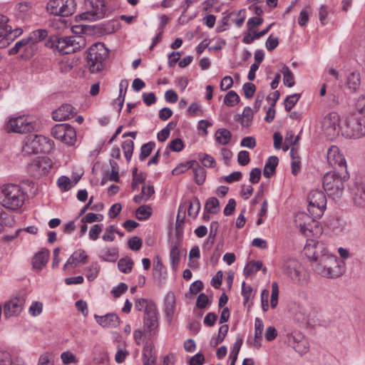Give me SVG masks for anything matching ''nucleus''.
<instances>
[{"label":"nucleus","instance_id":"obj_1","mask_svg":"<svg viewBox=\"0 0 365 365\" xmlns=\"http://www.w3.org/2000/svg\"><path fill=\"white\" fill-rule=\"evenodd\" d=\"M304 253L312 262L314 271L322 277L336 278L344 271V262L330 253L322 242L307 240Z\"/></svg>","mask_w":365,"mask_h":365},{"label":"nucleus","instance_id":"obj_2","mask_svg":"<svg viewBox=\"0 0 365 365\" xmlns=\"http://www.w3.org/2000/svg\"><path fill=\"white\" fill-rule=\"evenodd\" d=\"M26 193L16 184L4 185L0 188V204L6 209L16 210L24 204Z\"/></svg>","mask_w":365,"mask_h":365},{"label":"nucleus","instance_id":"obj_3","mask_svg":"<svg viewBox=\"0 0 365 365\" xmlns=\"http://www.w3.org/2000/svg\"><path fill=\"white\" fill-rule=\"evenodd\" d=\"M349 178L346 170L327 172L323 178V187L329 196L334 199L339 198L344 190V183Z\"/></svg>","mask_w":365,"mask_h":365},{"label":"nucleus","instance_id":"obj_4","mask_svg":"<svg viewBox=\"0 0 365 365\" xmlns=\"http://www.w3.org/2000/svg\"><path fill=\"white\" fill-rule=\"evenodd\" d=\"M46 46L57 51L60 54H69L83 48L86 46V41L81 36H55L47 42Z\"/></svg>","mask_w":365,"mask_h":365},{"label":"nucleus","instance_id":"obj_5","mask_svg":"<svg viewBox=\"0 0 365 365\" xmlns=\"http://www.w3.org/2000/svg\"><path fill=\"white\" fill-rule=\"evenodd\" d=\"M53 141L41 135L31 134L26 136L22 145L24 154L48 153L53 149Z\"/></svg>","mask_w":365,"mask_h":365},{"label":"nucleus","instance_id":"obj_6","mask_svg":"<svg viewBox=\"0 0 365 365\" xmlns=\"http://www.w3.org/2000/svg\"><path fill=\"white\" fill-rule=\"evenodd\" d=\"M108 56V49L103 43L93 44L88 49L87 66L91 73H98L103 70L105 61Z\"/></svg>","mask_w":365,"mask_h":365},{"label":"nucleus","instance_id":"obj_7","mask_svg":"<svg viewBox=\"0 0 365 365\" xmlns=\"http://www.w3.org/2000/svg\"><path fill=\"white\" fill-rule=\"evenodd\" d=\"M343 135L349 138H358L365 135V117L352 113L348 115L341 128Z\"/></svg>","mask_w":365,"mask_h":365},{"label":"nucleus","instance_id":"obj_8","mask_svg":"<svg viewBox=\"0 0 365 365\" xmlns=\"http://www.w3.org/2000/svg\"><path fill=\"white\" fill-rule=\"evenodd\" d=\"M282 270L291 280L299 285H305L308 282V274L302 265L295 259L284 262Z\"/></svg>","mask_w":365,"mask_h":365},{"label":"nucleus","instance_id":"obj_9","mask_svg":"<svg viewBox=\"0 0 365 365\" xmlns=\"http://www.w3.org/2000/svg\"><path fill=\"white\" fill-rule=\"evenodd\" d=\"M85 11L78 15L81 20L98 21L105 17L106 6L103 0H84Z\"/></svg>","mask_w":365,"mask_h":365},{"label":"nucleus","instance_id":"obj_10","mask_svg":"<svg viewBox=\"0 0 365 365\" xmlns=\"http://www.w3.org/2000/svg\"><path fill=\"white\" fill-rule=\"evenodd\" d=\"M319 218L314 217L312 215H308L304 212H299L296 214L294 222L302 235L310 237L312 235L320 233L321 229L317 222Z\"/></svg>","mask_w":365,"mask_h":365},{"label":"nucleus","instance_id":"obj_11","mask_svg":"<svg viewBox=\"0 0 365 365\" xmlns=\"http://www.w3.org/2000/svg\"><path fill=\"white\" fill-rule=\"evenodd\" d=\"M308 211L314 217H321L327 207V198L323 191L312 190L308 195Z\"/></svg>","mask_w":365,"mask_h":365},{"label":"nucleus","instance_id":"obj_12","mask_svg":"<svg viewBox=\"0 0 365 365\" xmlns=\"http://www.w3.org/2000/svg\"><path fill=\"white\" fill-rule=\"evenodd\" d=\"M75 0H51L47 4V10L55 16H69L76 11Z\"/></svg>","mask_w":365,"mask_h":365},{"label":"nucleus","instance_id":"obj_13","mask_svg":"<svg viewBox=\"0 0 365 365\" xmlns=\"http://www.w3.org/2000/svg\"><path fill=\"white\" fill-rule=\"evenodd\" d=\"M36 123L26 116L11 118L5 124V129L7 132L26 133L34 130Z\"/></svg>","mask_w":365,"mask_h":365},{"label":"nucleus","instance_id":"obj_14","mask_svg":"<svg viewBox=\"0 0 365 365\" xmlns=\"http://www.w3.org/2000/svg\"><path fill=\"white\" fill-rule=\"evenodd\" d=\"M52 167V162L48 157H37L28 165L29 173L34 178L46 175Z\"/></svg>","mask_w":365,"mask_h":365},{"label":"nucleus","instance_id":"obj_15","mask_svg":"<svg viewBox=\"0 0 365 365\" xmlns=\"http://www.w3.org/2000/svg\"><path fill=\"white\" fill-rule=\"evenodd\" d=\"M8 23V17L0 15V43H1L2 41H5V43L8 44L9 41H13L23 34V29L21 28L12 29L11 26Z\"/></svg>","mask_w":365,"mask_h":365},{"label":"nucleus","instance_id":"obj_16","mask_svg":"<svg viewBox=\"0 0 365 365\" xmlns=\"http://www.w3.org/2000/svg\"><path fill=\"white\" fill-rule=\"evenodd\" d=\"M327 155L328 163L332 168L337 170H346V161L337 146L332 145L329 148Z\"/></svg>","mask_w":365,"mask_h":365},{"label":"nucleus","instance_id":"obj_17","mask_svg":"<svg viewBox=\"0 0 365 365\" xmlns=\"http://www.w3.org/2000/svg\"><path fill=\"white\" fill-rule=\"evenodd\" d=\"M144 312L143 324L145 329L150 331H155L159 326L158 312L155 304H150Z\"/></svg>","mask_w":365,"mask_h":365},{"label":"nucleus","instance_id":"obj_18","mask_svg":"<svg viewBox=\"0 0 365 365\" xmlns=\"http://www.w3.org/2000/svg\"><path fill=\"white\" fill-rule=\"evenodd\" d=\"M25 304L23 297L11 299L4 306V314L6 318L18 316L22 311Z\"/></svg>","mask_w":365,"mask_h":365},{"label":"nucleus","instance_id":"obj_19","mask_svg":"<svg viewBox=\"0 0 365 365\" xmlns=\"http://www.w3.org/2000/svg\"><path fill=\"white\" fill-rule=\"evenodd\" d=\"M322 128L329 135H335L340 130L339 118L336 113L326 115L322 121Z\"/></svg>","mask_w":365,"mask_h":365},{"label":"nucleus","instance_id":"obj_20","mask_svg":"<svg viewBox=\"0 0 365 365\" xmlns=\"http://www.w3.org/2000/svg\"><path fill=\"white\" fill-rule=\"evenodd\" d=\"M96 323L104 329L116 328L120 322L119 317L115 313H108L104 315H94Z\"/></svg>","mask_w":365,"mask_h":365},{"label":"nucleus","instance_id":"obj_21","mask_svg":"<svg viewBox=\"0 0 365 365\" xmlns=\"http://www.w3.org/2000/svg\"><path fill=\"white\" fill-rule=\"evenodd\" d=\"M353 203L359 207H365V185L355 182L350 188Z\"/></svg>","mask_w":365,"mask_h":365},{"label":"nucleus","instance_id":"obj_22","mask_svg":"<svg viewBox=\"0 0 365 365\" xmlns=\"http://www.w3.org/2000/svg\"><path fill=\"white\" fill-rule=\"evenodd\" d=\"M77 113L76 108L71 104H63L58 109L53 111L52 118L56 121H62L69 119Z\"/></svg>","mask_w":365,"mask_h":365},{"label":"nucleus","instance_id":"obj_23","mask_svg":"<svg viewBox=\"0 0 365 365\" xmlns=\"http://www.w3.org/2000/svg\"><path fill=\"white\" fill-rule=\"evenodd\" d=\"M66 133L70 140L74 139L75 129L68 123L56 124L51 129L52 136L59 140L63 138V135Z\"/></svg>","mask_w":365,"mask_h":365},{"label":"nucleus","instance_id":"obj_24","mask_svg":"<svg viewBox=\"0 0 365 365\" xmlns=\"http://www.w3.org/2000/svg\"><path fill=\"white\" fill-rule=\"evenodd\" d=\"M20 51H23V57L26 59L30 58L34 54L30 48V45L27 41L26 37L16 41L14 46L10 48L9 53L10 55H15Z\"/></svg>","mask_w":365,"mask_h":365},{"label":"nucleus","instance_id":"obj_25","mask_svg":"<svg viewBox=\"0 0 365 365\" xmlns=\"http://www.w3.org/2000/svg\"><path fill=\"white\" fill-rule=\"evenodd\" d=\"M48 36V31L46 29H36L33 31L26 36L30 48L32 50L34 54L38 50V44L41 41H43Z\"/></svg>","mask_w":365,"mask_h":365},{"label":"nucleus","instance_id":"obj_26","mask_svg":"<svg viewBox=\"0 0 365 365\" xmlns=\"http://www.w3.org/2000/svg\"><path fill=\"white\" fill-rule=\"evenodd\" d=\"M153 277L158 283H163L167 277V270L159 256L153 259Z\"/></svg>","mask_w":365,"mask_h":365},{"label":"nucleus","instance_id":"obj_27","mask_svg":"<svg viewBox=\"0 0 365 365\" xmlns=\"http://www.w3.org/2000/svg\"><path fill=\"white\" fill-rule=\"evenodd\" d=\"M88 259V255L84 250L78 249L75 251L67 259L63 265V269L66 270L68 266L76 267L79 263L84 264Z\"/></svg>","mask_w":365,"mask_h":365},{"label":"nucleus","instance_id":"obj_28","mask_svg":"<svg viewBox=\"0 0 365 365\" xmlns=\"http://www.w3.org/2000/svg\"><path fill=\"white\" fill-rule=\"evenodd\" d=\"M163 309L166 319L170 323L173 319L175 309V297L173 292H168L165 296Z\"/></svg>","mask_w":365,"mask_h":365},{"label":"nucleus","instance_id":"obj_29","mask_svg":"<svg viewBox=\"0 0 365 365\" xmlns=\"http://www.w3.org/2000/svg\"><path fill=\"white\" fill-rule=\"evenodd\" d=\"M50 252L47 249H42L41 251L37 252L32 261L33 267L34 269L41 270L46 264Z\"/></svg>","mask_w":365,"mask_h":365},{"label":"nucleus","instance_id":"obj_30","mask_svg":"<svg viewBox=\"0 0 365 365\" xmlns=\"http://www.w3.org/2000/svg\"><path fill=\"white\" fill-rule=\"evenodd\" d=\"M232 137V133L226 128H219L215 133L216 143L222 145H227L230 142Z\"/></svg>","mask_w":365,"mask_h":365},{"label":"nucleus","instance_id":"obj_31","mask_svg":"<svg viewBox=\"0 0 365 365\" xmlns=\"http://www.w3.org/2000/svg\"><path fill=\"white\" fill-rule=\"evenodd\" d=\"M346 84L350 90L357 91L361 84L360 73L357 71L350 72L347 76Z\"/></svg>","mask_w":365,"mask_h":365},{"label":"nucleus","instance_id":"obj_32","mask_svg":"<svg viewBox=\"0 0 365 365\" xmlns=\"http://www.w3.org/2000/svg\"><path fill=\"white\" fill-rule=\"evenodd\" d=\"M98 257L106 262H115L118 258V250L115 247H106L102 249Z\"/></svg>","mask_w":365,"mask_h":365},{"label":"nucleus","instance_id":"obj_33","mask_svg":"<svg viewBox=\"0 0 365 365\" xmlns=\"http://www.w3.org/2000/svg\"><path fill=\"white\" fill-rule=\"evenodd\" d=\"M278 158L276 156H270L267 159L264 167L263 174L264 177L269 178L275 172L276 167L278 165Z\"/></svg>","mask_w":365,"mask_h":365},{"label":"nucleus","instance_id":"obj_34","mask_svg":"<svg viewBox=\"0 0 365 365\" xmlns=\"http://www.w3.org/2000/svg\"><path fill=\"white\" fill-rule=\"evenodd\" d=\"M193 161V166L191 167L195 177V182L197 185H201L204 182L205 179V170L202 168L197 162Z\"/></svg>","mask_w":365,"mask_h":365},{"label":"nucleus","instance_id":"obj_35","mask_svg":"<svg viewBox=\"0 0 365 365\" xmlns=\"http://www.w3.org/2000/svg\"><path fill=\"white\" fill-rule=\"evenodd\" d=\"M170 265L173 270H176L180 263V250L177 245L171 247L170 252Z\"/></svg>","mask_w":365,"mask_h":365},{"label":"nucleus","instance_id":"obj_36","mask_svg":"<svg viewBox=\"0 0 365 365\" xmlns=\"http://www.w3.org/2000/svg\"><path fill=\"white\" fill-rule=\"evenodd\" d=\"M255 110L253 108H251L249 106H247L244 108L242 117H240L239 120H240V123L242 126L243 127H248L252 119H253V114Z\"/></svg>","mask_w":365,"mask_h":365},{"label":"nucleus","instance_id":"obj_37","mask_svg":"<svg viewBox=\"0 0 365 365\" xmlns=\"http://www.w3.org/2000/svg\"><path fill=\"white\" fill-rule=\"evenodd\" d=\"M281 71L283 74L284 84L289 88L293 87L295 83L294 77L289 68L284 65Z\"/></svg>","mask_w":365,"mask_h":365},{"label":"nucleus","instance_id":"obj_38","mask_svg":"<svg viewBox=\"0 0 365 365\" xmlns=\"http://www.w3.org/2000/svg\"><path fill=\"white\" fill-rule=\"evenodd\" d=\"M205 210L209 213L216 214L220 211V202L216 197H210L207 200Z\"/></svg>","mask_w":365,"mask_h":365},{"label":"nucleus","instance_id":"obj_39","mask_svg":"<svg viewBox=\"0 0 365 365\" xmlns=\"http://www.w3.org/2000/svg\"><path fill=\"white\" fill-rule=\"evenodd\" d=\"M262 268V262L260 261H250L244 268V274L247 277L256 273Z\"/></svg>","mask_w":365,"mask_h":365},{"label":"nucleus","instance_id":"obj_40","mask_svg":"<svg viewBox=\"0 0 365 365\" xmlns=\"http://www.w3.org/2000/svg\"><path fill=\"white\" fill-rule=\"evenodd\" d=\"M128 86V81L127 80H122L119 84V96L115 100L119 105V110L120 111L123 106V102L126 93V90Z\"/></svg>","mask_w":365,"mask_h":365},{"label":"nucleus","instance_id":"obj_41","mask_svg":"<svg viewBox=\"0 0 365 365\" xmlns=\"http://www.w3.org/2000/svg\"><path fill=\"white\" fill-rule=\"evenodd\" d=\"M155 358L152 353V349L150 346L145 345L143 351V365H155Z\"/></svg>","mask_w":365,"mask_h":365},{"label":"nucleus","instance_id":"obj_42","mask_svg":"<svg viewBox=\"0 0 365 365\" xmlns=\"http://www.w3.org/2000/svg\"><path fill=\"white\" fill-rule=\"evenodd\" d=\"M152 209L150 206L141 205L137 209L135 215L139 220H146L150 217Z\"/></svg>","mask_w":365,"mask_h":365},{"label":"nucleus","instance_id":"obj_43","mask_svg":"<svg viewBox=\"0 0 365 365\" xmlns=\"http://www.w3.org/2000/svg\"><path fill=\"white\" fill-rule=\"evenodd\" d=\"M155 146V143L153 141L143 144L140 148L139 160L140 161H144L150 155Z\"/></svg>","mask_w":365,"mask_h":365},{"label":"nucleus","instance_id":"obj_44","mask_svg":"<svg viewBox=\"0 0 365 365\" xmlns=\"http://www.w3.org/2000/svg\"><path fill=\"white\" fill-rule=\"evenodd\" d=\"M240 101V96L234 91H230L224 98V103L227 106H235Z\"/></svg>","mask_w":365,"mask_h":365},{"label":"nucleus","instance_id":"obj_45","mask_svg":"<svg viewBox=\"0 0 365 365\" xmlns=\"http://www.w3.org/2000/svg\"><path fill=\"white\" fill-rule=\"evenodd\" d=\"M133 262L130 258L120 259L118 262L119 270L123 273H129L133 267Z\"/></svg>","mask_w":365,"mask_h":365},{"label":"nucleus","instance_id":"obj_46","mask_svg":"<svg viewBox=\"0 0 365 365\" xmlns=\"http://www.w3.org/2000/svg\"><path fill=\"white\" fill-rule=\"evenodd\" d=\"M200 210V203L197 198H194L188 202V215L196 217Z\"/></svg>","mask_w":365,"mask_h":365},{"label":"nucleus","instance_id":"obj_47","mask_svg":"<svg viewBox=\"0 0 365 365\" xmlns=\"http://www.w3.org/2000/svg\"><path fill=\"white\" fill-rule=\"evenodd\" d=\"M122 148L124 152L125 158H126L128 162H130L132 158V155H133V150H134L133 141L131 140H125L123 143Z\"/></svg>","mask_w":365,"mask_h":365},{"label":"nucleus","instance_id":"obj_48","mask_svg":"<svg viewBox=\"0 0 365 365\" xmlns=\"http://www.w3.org/2000/svg\"><path fill=\"white\" fill-rule=\"evenodd\" d=\"M290 156L292 158L291 168L292 173L294 175H297L300 170V160L298 156H296V151L292 148L290 150Z\"/></svg>","mask_w":365,"mask_h":365},{"label":"nucleus","instance_id":"obj_49","mask_svg":"<svg viewBox=\"0 0 365 365\" xmlns=\"http://www.w3.org/2000/svg\"><path fill=\"white\" fill-rule=\"evenodd\" d=\"M57 185L61 190L63 192L68 191L72 187H73L72 181L65 175H62L58 178Z\"/></svg>","mask_w":365,"mask_h":365},{"label":"nucleus","instance_id":"obj_50","mask_svg":"<svg viewBox=\"0 0 365 365\" xmlns=\"http://www.w3.org/2000/svg\"><path fill=\"white\" fill-rule=\"evenodd\" d=\"M301 95L294 93L287 96L284 100V108L287 111H289L297 104L300 98Z\"/></svg>","mask_w":365,"mask_h":365},{"label":"nucleus","instance_id":"obj_51","mask_svg":"<svg viewBox=\"0 0 365 365\" xmlns=\"http://www.w3.org/2000/svg\"><path fill=\"white\" fill-rule=\"evenodd\" d=\"M99 268L97 263H93L86 268V277L88 281H93L98 274Z\"/></svg>","mask_w":365,"mask_h":365},{"label":"nucleus","instance_id":"obj_52","mask_svg":"<svg viewBox=\"0 0 365 365\" xmlns=\"http://www.w3.org/2000/svg\"><path fill=\"white\" fill-rule=\"evenodd\" d=\"M129 352L127 351L125 346L121 345L117 346V350L115 355V361L118 364H122L125 358L128 356Z\"/></svg>","mask_w":365,"mask_h":365},{"label":"nucleus","instance_id":"obj_53","mask_svg":"<svg viewBox=\"0 0 365 365\" xmlns=\"http://www.w3.org/2000/svg\"><path fill=\"white\" fill-rule=\"evenodd\" d=\"M17 361L8 351H0V365H15Z\"/></svg>","mask_w":365,"mask_h":365},{"label":"nucleus","instance_id":"obj_54","mask_svg":"<svg viewBox=\"0 0 365 365\" xmlns=\"http://www.w3.org/2000/svg\"><path fill=\"white\" fill-rule=\"evenodd\" d=\"M278 297H279V287L277 282H273L272 284V294H271V300H270V306L272 309L277 307L278 304Z\"/></svg>","mask_w":365,"mask_h":365},{"label":"nucleus","instance_id":"obj_55","mask_svg":"<svg viewBox=\"0 0 365 365\" xmlns=\"http://www.w3.org/2000/svg\"><path fill=\"white\" fill-rule=\"evenodd\" d=\"M263 330L264 323L262 319L259 317H256L255 319V338L257 339H262Z\"/></svg>","mask_w":365,"mask_h":365},{"label":"nucleus","instance_id":"obj_56","mask_svg":"<svg viewBox=\"0 0 365 365\" xmlns=\"http://www.w3.org/2000/svg\"><path fill=\"white\" fill-rule=\"evenodd\" d=\"M252 288L250 285H247L245 282L242 284V295L243 297L244 305H246L252 298Z\"/></svg>","mask_w":365,"mask_h":365},{"label":"nucleus","instance_id":"obj_57","mask_svg":"<svg viewBox=\"0 0 365 365\" xmlns=\"http://www.w3.org/2000/svg\"><path fill=\"white\" fill-rule=\"evenodd\" d=\"M304 339V336L300 332H293L287 334V343L292 347Z\"/></svg>","mask_w":365,"mask_h":365},{"label":"nucleus","instance_id":"obj_58","mask_svg":"<svg viewBox=\"0 0 365 365\" xmlns=\"http://www.w3.org/2000/svg\"><path fill=\"white\" fill-rule=\"evenodd\" d=\"M199 159L205 167L213 168L216 165V162L211 155L207 154H200Z\"/></svg>","mask_w":365,"mask_h":365},{"label":"nucleus","instance_id":"obj_59","mask_svg":"<svg viewBox=\"0 0 365 365\" xmlns=\"http://www.w3.org/2000/svg\"><path fill=\"white\" fill-rule=\"evenodd\" d=\"M103 219V216L102 215L90 212L82 218L81 222L83 223H93L95 222H101Z\"/></svg>","mask_w":365,"mask_h":365},{"label":"nucleus","instance_id":"obj_60","mask_svg":"<svg viewBox=\"0 0 365 365\" xmlns=\"http://www.w3.org/2000/svg\"><path fill=\"white\" fill-rule=\"evenodd\" d=\"M309 342L304 338L303 340H300L294 347V350L299 354L302 355L306 354L309 350Z\"/></svg>","mask_w":365,"mask_h":365},{"label":"nucleus","instance_id":"obj_61","mask_svg":"<svg viewBox=\"0 0 365 365\" xmlns=\"http://www.w3.org/2000/svg\"><path fill=\"white\" fill-rule=\"evenodd\" d=\"M43 310V304L40 302H33L29 309V313L33 317L38 316Z\"/></svg>","mask_w":365,"mask_h":365},{"label":"nucleus","instance_id":"obj_62","mask_svg":"<svg viewBox=\"0 0 365 365\" xmlns=\"http://www.w3.org/2000/svg\"><path fill=\"white\" fill-rule=\"evenodd\" d=\"M61 359L63 364L65 365H68L72 363L76 364L78 361L74 354L68 351L63 352L61 354Z\"/></svg>","mask_w":365,"mask_h":365},{"label":"nucleus","instance_id":"obj_63","mask_svg":"<svg viewBox=\"0 0 365 365\" xmlns=\"http://www.w3.org/2000/svg\"><path fill=\"white\" fill-rule=\"evenodd\" d=\"M102 232V225L96 224L91 228L88 236L89 239L92 241H96L98 239L100 233Z\"/></svg>","mask_w":365,"mask_h":365},{"label":"nucleus","instance_id":"obj_64","mask_svg":"<svg viewBox=\"0 0 365 365\" xmlns=\"http://www.w3.org/2000/svg\"><path fill=\"white\" fill-rule=\"evenodd\" d=\"M37 365H54V362L51 356L48 353H45L39 356Z\"/></svg>","mask_w":365,"mask_h":365}]
</instances>
